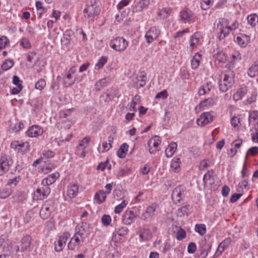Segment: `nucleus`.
<instances>
[{"instance_id":"052dcab7","label":"nucleus","mask_w":258,"mask_h":258,"mask_svg":"<svg viewBox=\"0 0 258 258\" xmlns=\"http://www.w3.org/2000/svg\"><path fill=\"white\" fill-rule=\"evenodd\" d=\"M91 139L89 137H86L82 140L79 144V147H82L83 150H85L90 142Z\"/></svg>"},{"instance_id":"7ed1b4c3","label":"nucleus","mask_w":258,"mask_h":258,"mask_svg":"<svg viewBox=\"0 0 258 258\" xmlns=\"http://www.w3.org/2000/svg\"><path fill=\"white\" fill-rule=\"evenodd\" d=\"M86 6L84 10L85 17L93 19L95 16L100 13L99 3L96 0H87Z\"/></svg>"},{"instance_id":"412c9836","label":"nucleus","mask_w":258,"mask_h":258,"mask_svg":"<svg viewBox=\"0 0 258 258\" xmlns=\"http://www.w3.org/2000/svg\"><path fill=\"white\" fill-rule=\"evenodd\" d=\"M150 2V0H140L134 6H133V12L138 13L142 11L144 9H146L148 7Z\"/></svg>"},{"instance_id":"cd10ccee","label":"nucleus","mask_w":258,"mask_h":258,"mask_svg":"<svg viewBox=\"0 0 258 258\" xmlns=\"http://www.w3.org/2000/svg\"><path fill=\"white\" fill-rule=\"evenodd\" d=\"M139 234L140 241L147 240L150 239L152 234L148 229L140 228L139 231Z\"/></svg>"},{"instance_id":"8fccbe9b","label":"nucleus","mask_w":258,"mask_h":258,"mask_svg":"<svg viewBox=\"0 0 258 258\" xmlns=\"http://www.w3.org/2000/svg\"><path fill=\"white\" fill-rule=\"evenodd\" d=\"M128 201L126 200H123L122 202L117 205L115 208L114 212L115 214H119L122 210L126 206V205L128 204Z\"/></svg>"},{"instance_id":"c756f323","label":"nucleus","mask_w":258,"mask_h":258,"mask_svg":"<svg viewBox=\"0 0 258 258\" xmlns=\"http://www.w3.org/2000/svg\"><path fill=\"white\" fill-rule=\"evenodd\" d=\"M107 194L105 191L100 190L96 192L94 195V200L98 204L103 203L106 200Z\"/></svg>"},{"instance_id":"58836bf2","label":"nucleus","mask_w":258,"mask_h":258,"mask_svg":"<svg viewBox=\"0 0 258 258\" xmlns=\"http://www.w3.org/2000/svg\"><path fill=\"white\" fill-rule=\"evenodd\" d=\"M128 149V145L126 143H123L121 145L117 151V156L121 158L125 157Z\"/></svg>"},{"instance_id":"f704fd0d","label":"nucleus","mask_w":258,"mask_h":258,"mask_svg":"<svg viewBox=\"0 0 258 258\" xmlns=\"http://www.w3.org/2000/svg\"><path fill=\"white\" fill-rule=\"evenodd\" d=\"M177 146V144L175 142L171 143L168 145L165 151V153L167 157H170L174 154L176 150Z\"/></svg>"},{"instance_id":"ea45409f","label":"nucleus","mask_w":258,"mask_h":258,"mask_svg":"<svg viewBox=\"0 0 258 258\" xmlns=\"http://www.w3.org/2000/svg\"><path fill=\"white\" fill-rule=\"evenodd\" d=\"M249 181L247 179H244L239 182L236 190L239 192H242L244 189H248Z\"/></svg>"},{"instance_id":"9b49d317","label":"nucleus","mask_w":258,"mask_h":258,"mask_svg":"<svg viewBox=\"0 0 258 258\" xmlns=\"http://www.w3.org/2000/svg\"><path fill=\"white\" fill-rule=\"evenodd\" d=\"M54 210V207L53 203L50 202H46L42 206L39 213L40 216L42 219H47Z\"/></svg>"},{"instance_id":"13d9d810","label":"nucleus","mask_w":258,"mask_h":258,"mask_svg":"<svg viewBox=\"0 0 258 258\" xmlns=\"http://www.w3.org/2000/svg\"><path fill=\"white\" fill-rule=\"evenodd\" d=\"M9 44V39L5 36L0 37V48H5L8 46Z\"/></svg>"},{"instance_id":"a19ab883","label":"nucleus","mask_w":258,"mask_h":258,"mask_svg":"<svg viewBox=\"0 0 258 258\" xmlns=\"http://www.w3.org/2000/svg\"><path fill=\"white\" fill-rule=\"evenodd\" d=\"M248 23L252 27H255L258 24V16L255 14L249 15L247 18Z\"/></svg>"},{"instance_id":"864d4df0","label":"nucleus","mask_w":258,"mask_h":258,"mask_svg":"<svg viewBox=\"0 0 258 258\" xmlns=\"http://www.w3.org/2000/svg\"><path fill=\"white\" fill-rule=\"evenodd\" d=\"M101 223L104 226H109L111 222V217L109 215H103L101 217Z\"/></svg>"},{"instance_id":"0e129e2a","label":"nucleus","mask_w":258,"mask_h":258,"mask_svg":"<svg viewBox=\"0 0 258 258\" xmlns=\"http://www.w3.org/2000/svg\"><path fill=\"white\" fill-rule=\"evenodd\" d=\"M197 250V245L194 242H190L187 248V251L189 253H194Z\"/></svg>"},{"instance_id":"9d476101","label":"nucleus","mask_w":258,"mask_h":258,"mask_svg":"<svg viewBox=\"0 0 258 258\" xmlns=\"http://www.w3.org/2000/svg\"><path fill=\"white\" fill-rule=\"evenodd\" d=\"M50 192V189L48 186L42 185L38 187L34 192L33 199L35 200H42L47 197Z\"/></svg>"},{"instance_id":"e433bc0d","label":"nucleus","mask_w":258,"mask_h":258,"mask_svg":"<svg viewBox=\"0 0 258 258\" xmlns=\"http://www.w3.org/2000/svg\"><path fill=\"white\" fill-rule=\"evenodd\" d=\"M180 161L179 158L174 157L173 158L170 163V167L172 171L177 172L180 170Z\"/></svg>"},{"instance_id":"72a5a7b5","label":"nucleus","mask_w":258,"mask_h":258,"mask_svg":"<svg viewBox=\"0 0 258 258\" xmlns=\"http://www.w3.org/2000/svg\"><path fill=\"white\" fill-rule=\"evenodd\" d=\"M247 75L252 78L258 75V60L255 61L248 69Z\"/></svg>"},{"instance_id":"09e8293b","label":"nucleus","mask_w":258,"mask_h":258,"mask_svg":"<svg viewBox=\"0 0 258 258\" xmlns=\"http://www.w3.org/2000/svg\"><path fill=\"white\" fill-rule=\"evenodd\" d=\"M108 83V79L106 78L100 79L95 84V89L97 90H100L101 88L106 86Z\"/></svg>"},{"instance_id":"6ab92c4d","label":"nucleus","mask_w":258,"mask_h":258,"mask_svg":"<svg viewBox=\"0 0 258 258\" xmlns=\"http://www.w3.org/2000/svg\"><path fill=\"white\" fill-rule=\"evenodd\" d=\"M231 242V239L230 238H227L223 240L218 246L214 254V256L219 257L220 256L223 252L229 246Z\"/></svg>"},{"instance_id":"393cba45","label":"nucleus","mask_w":258,"mask_h":258,"mask_svg":"<svg viewBox=\"0 0 258 258\" xmlns=\"http://www.w3.org/2000/svg\"><path fill=\"white\" fill-rule=\"evenodd\" d=\"M202 37V34L200 32H196L190 38L189 43L191 47H197L201 44L200 39Z\"/></svg>"},{"instance_id":"a878e982","label":"nucleus","mask_w":258,"mask_h":258,"mask_svg":"<svg viewBox=\"0 0 258 258\" xmlns=\"http://www.w3.org/2000/svg\"><path fill=\"white\" fill-rule=\"evenodd\" d=\"M74 33L71 30H67L63 34V38L61 39V42L64 46H67L71 43L72 37Z\"/></svg>"},{"instance_id":"338daca9","label":"nucleus","mask_w":258,"mask_h":258,"mask_svg":"<svg viewBox=\"0 0 258 258\" xmlns=\"http://www.w3.org/2000/svg\"><path fill=\"white\" fill-rule=\"evenodd\" d=\"M256 97L257 93L254 91L251 93V95L247 98L246 101L248 104H251L256 101Z\"/></svg>"},{"instance_id":"69168bd1","label":"nucleus","mask_w":258,"mask_h":258,"mask_svg":"<svg viewBox=\"0 0 258 258\" xmlns=\"http://www.w3.org/2000/svg\"><path fill=\"white\" fill-rule=\"evenodd\" d=\"M241 177L243 179L249 175V171L248 168L246 167V163H244L243 165V168L241 171Z\"/></svg>"},{"instance_id":"c9c22d12","label":"nucleus","mask_w":258,"mask_h":258,"mask_svg":"<svg viewBox=\"0 0 258 258\" xmlns=\"http://www.w3.org/2000/svg\"><path fill=\"white\" fill-rule=\"evenodd\" d=\"M76 79L70 74H67L63 78V85L64 87H69L75 82Z\"/></svg>"},{"instance_id":"0eeeda50","label":"nucleus","mask_w":258,"mask_h":258,"mask_svg":"<svg viewBox=\"0 0 258 258\" xmlns=\"http://www.w3.org/2000/svg\"><path fill=\"white\" fill-rule=\"evenodd\" d=\"M216 98L210 97L201 101L199 104L195 107L196 113H198L202 110L209 109L213 107L216 103Z\"/></svg>"},{"instance_id":"de8ad7c7","label":"nucleus","mask_w":258,"mask_h":258,"mask_svg":"<svg viewBox=\"0 0 258 258\" xmlns=\"http://www.w3.org/2000/svg\"><path fill=\"white\" fill-rule=\"evenodd\" d=\"M190 206L186 205L182 206L177 210V215L179 217H183L187 215L189 211Z\"/></svg>"},{"instance_id":"39448f33","label":"nucleus","mask_w":258,"mask_h":258,"mask_svg":"<svg viewBox=\"0 0 258 258\" xmlns=\"http://www.w3.org/2000/svg\"><path fill=\"white\" fill-rule=\"evenodd\" d=\"M234 83V77L232 73L228 72L224 75L223 79L219 82V88L222 92H225L230 88Z\"/></svg>"},{"instance_id":"c85d7f7f","label":"nucleus","mask_w":258,"mask_h":258,"mask_svg":"<svg viewBox=\"0 0 258 258\" xmlns=\"http://www.w3.org/2000/svg\"><path fill=\"white\" fill-rule=\"evenodd\" d=\"M117 93V90L116 88H110L108 89L105 93V95L103 96L105 102H109L111 101L116 97Z\"/></svg>"},{"instance_id":"f8f14e48","label":"nucleus","mask_w":258,"mask_h":258,"mask_svg":"<svg viewBox=\"0 0 258 258\" xmlns=\"http://www.w3.org/2000/svg\"><path fill=\"white\" fill-rule=\"evenodd\" d=\"M213 120V116L210 112L203 113L197 119V123L199 126H203L211 122Z\"/></svg>"},{"instance_id":"c03bdc74","label":"nucleus","mask_w":258,"mask_h":258,"mask_svg":"<svg viewBox=\"0 0 258 258\" xmlns=\"http://www.w3.org/2000/svg\"><path fill=\"white\" fill-rule=\"evenodd\" d=\"M195 231L199 235L203 236L207 231L206 225L204 224H197L195 227Z\"/></svg>"},{"instance_id":"4d7b16f0","label":"nucleus","mask_w":258,"mask_h":258,"mask_svg":"<svg viewBox=\"0 0 258 258\" xmlns=\"http://www.w3.org/2000/svg\"><path fill=\"white\" fill-rule=\"evenodd\" d=\"M186 237L185 231L181 228L177 231L176 233V238L178 240H182Z\"/></svg>"},{"instance_id":"3c124183","label":"nucleus","mask_w":258,"mask_h":258,"mask_svg":"<svg viewBox=\"0 0 258 258\" xmlns=\"http://www.w3.org/2000/svg\"><path fill=\"white\" fill-rule=\"evenodd\" d=\"M12 193L11 189L9 187L3 188L0 192V198L1 199H6L11 195Z\"/></svg>"},{"instance_id":"5fc2aeb1","label":"nucleus","mask_w":258,"mask_h":258,"mask_svg":"<svg viewBox=\"0 0 258 258\" xmlns=\"http://www.w3.org/2000/svg\"><path fill=\"white\" fill-rule=\"evenodd\" d=\"M46 84V82L44 79H40L35 83V87L36 89L41 91L45 88Z\"/></svg>"},{"instance_id":"79ce46f5","label":"nucleus","mask_w":258,"mask_h":258,"mask_svg":"<svg viewBox=\"0 0 258 258\" xmlns=\"http://www.w3.org/2000/svg\"><path fill=\"white\" fill-rule=\"evenodd\" d=\"M108 58L106 56H101L97 61L96 63L94 69L96 70H99L101 68H102L105 64L107 62Z\"/></svg>"},{"instance_id":"1a4fd4ad","label":"nucleus","mask_w":258,"mask_h":258,"mask_svg":"<svg viewBox=\"0 0 258 258\" xmlns=\"http://www.w3.org/2000/svg\"><path fill=\"white\" fill-rule=\"evenodd\" d=\"M70 236V234L68 232H64L60 235L57 240L54 243V249L56 251L59 252L62 250Z\"/></svg>"},{"instance_id":"2f4dec72","label":"nucleus","mask_w":258,"mask_h":258,"mask_svg":"<svg viewBox=\"0 0 258 258\" xmlns=\"http://www.w3.org/2000/svg\"><path fill=\"white\" fill-rule=\"evenodd\" d=\"M213 86L211 82H207L206 84L203 85L199 90V95H204L206 94L209 93Z\"/></svg>"},{"instance_id":"4468645a","label":"nucleus","mask_w":258,"mask_h":258,"mask_svg":"<svg viewBox=\"0 0 258 258\" xmlns=\"http://www.w3.org/2000/svg\"><path fill=\"white\" fill-rule=\"evenodd\" d=\"M146 80L147 76L145 72L144 71L140 72L135 80H133V87L137 89L143 87L146 84Z\"/></svg>"},{"instance_id":"37998d69","label":"nucleus","mask_w":258,"mask_h":258,"mask_svg":"<svg viewBox=\"0 0 258 258\" xmlns=\"http://www.w3.org/2000/svg\"><path fill=\"white\" fill-rule=\"evenodd\" d=\"M201 54L197 53L191 60V66L192 69H196L200 65Z\"/></svg>"},{"instance_id":"6e6552de","label":"nucleus","mask_w":258,"mask_h":258,"mask_svg":"<svg viewBox=\"0 0 258 258\" xmlns=\"http://www.w3.org/2000/svg\"><path fill=\"white\" fill-rule=\"evenodd\" d=\"M11 147L22 153H26L30 150V145L27 142L14 141L11 143Z\"/></svg>"},{"instance_id":"ddd939ff","label":"nucleus","mask_w":258,"mask_h":258,"mask_svg":"<svg viewBox=\"0 0 258 258\" xmlns=\"http://www.w3.org/2000/svg\"><path fill=\"white\" fill-rule=\"evenodd\" d=\"M161 141L159 136H155L148 141V146L149 152L151 153H154L160 149V146Z\"/></svg>"},{"instance_id":"f03ea898","label":"nucleus","mask_w":258,"mask_h":258,"mask_svg":"<svg viewBox=\"0 0 258 258\" xmlns=\"http://www.w3.org/2000/svg\"><path fill=\"white\" fill-rule=\"evenodd\" d=\"M227 20L225 19H219L217 23V26L215 28L217 33L219 34L218 36L219 39H223L226 37L232 31L238 28V23L235 21L232 25L228 26Z\"/></svg>"},{"instance_id":"aec40b11","label":"nucleus","mask_w":258,"mask_h":258,"mask_svg":"<svg viewBox=\"0 0 258 258\" xmlns=\"http://www.w3.org/2000/svg\"><path fill=\"white\" fill-rule=\"evenodd\" d=\"M247 87L246 86L238 88L233 94V100L236 102L241 100L247 94Z\"/></svg>"},{"instance_id":"5701e85b","label":"nucleus","mask_w":258,"mask_h":258,"mask_svg":"<svg viewBox=\"0 0 258 258\" xmlns=\"http://www.w3.org/2000/svg\"><path fill=\"white\" fill-rule=\"evenodd\" d=\"M31 241V237L30 235H25L23 236L21 241L20 249L19 246L17 247V251H24L30 247Z\"/></svg>"},{"instance_id":"680f3d73","label":"nucleus","mask_w":258,"mask_h":258,"mask_svg":"<svg viewBox=\"0 0 258 258\" xmlns=\"http://www.w3.org/2000/svg\"><path fill=\"white\" fill-rule=\"evenodd\" d=\"M257 154H258V147H252L248 150L246 153V156H255Z\"/></svg>"},{"instance_id":"f257e3e1","label":"nucleus","mask_w":258,"mask_h":258,"mask_svg":"<svg viewBox=\"0 0 258 258\" xmlns=\"http://www.w3.org/2000/svg\"><path fill=\"white\" fill-rule=\"evenodd\" d=\"M90 231L89 224L82 222L78 224L75 228V232L68 243V247L70 250L79 247L89 236Z\"/></svg>"},{"instance_id":"b1692460","label":"nucleus","mask_w":258,"mask_h":258,"mask_svg":"<svg viewBox=\"0 0 258 258\" xmlns=\"http://www.w3.org/2000/svg\"><path fill=\"white\" fill-rule=\"evenodd\" d=\"M59 176L58 172H56L49 175L46 178H44L41 181V185L43 186H48V185H50L55 182L56 179Z\"/></svg>"},{"instance_id":"bb28decb","label":"nucleus","mask_w":258,"mask_h":258,"mask_svg":"<svg viewBox=\"0 0 258 258\" xmlns=\"http://www.w3.org/2000/svg\"><path fill=\"white\" fill-rule=\"evenodd\" d=\"M79 185L77 184H70L68 186L67 195L70 198L76 197L78 193Z\"/></svg>"},{"instance_id":"dca6fc26","label":"nucleus","mask_w":258,"mask_h":258,"mask_svg":"<svg viewBox=\"0 0 258 258\" xmlns=\"http://www.w3.org/2000/svg\"><path fill=\"white\" fill-rule=\"evenodd\" d=\"M128 45L127 41L122 37H117L110 42L112 48H126Z\"/></svg>"},{"instance_id":"4be33fe9","label":"nucleus","mask_w":258,"mask_h":258,"mask_svg":"<svg viewBox=\"0 0 258 258\" xmlns=\"http://www.w3.org/2000/svg\"><path fill=\"white\" fill-rule=\"evenodd\" d=\"M160 34V31L157 30L156 28H151L149 30L146 35L145 39L148 43H150L153 40L156 39Z\"/></svg>"},{"instance_id":"20e7f679","label":"nucleus","mask_w":258,"mask_h":258,"mask_svg":"<svg viewBox=\"0 0 258 258\" xmlns=\"http://www.w3.org/2000/svg\"><path fill=\"white\" fill-rule=\"evenodd\" d=\"M185 195V187L183 185L176 187L172 191L171 198L175 204L180 205L183 201Z\"/></svg>"},{"instance_id":"603ef678","label":"nucleus","mask_w":258,"mask_h":258,"mask_svg":"<svg viewBox=\"0 0 258 258\" xmlns=\"http://www.w3.org/2000/svg\"><path fill=\"white\" fill-rule=\"evenodd\" d=\"M14 62L13 60L11 59H7L3 63L2 66V69L4 71H8L13 66Z\"/></svg>"},{"instance_id":"e2e57ef3","label":"nucleus","mask_w":258,"mask_h":258,"mask_svg":"<svg viewBox=\"0 0 258 258\" xmlns=\"http://www.w3.org/2000/svg\"><path fill=\"white\" fill-rule=\"evenodd\" d=\"M130 173V169L127 168L125 169H120L117 173V176L118 177H123L124 176L128 175Z\"/></svg>"},{"instance_id":"bf43d9fd","label":"nucleus","mask_w":258,"mask_h":258,"mask_svg":"<svg viewBox=\"0 0 258 258\" xmlns=\"http://www.w3.org/2000/svg\"><path fill=\"white\" fill-rule=\"evenodd\" d=\"M210 166V161L208 160L204 159L202 160L199 164V170H204Z\"/></svg>"},{"instance_id":"4c0bfd02","label":"nucleus","mask_w":258,"mask_h":258,"mask_svg":"<svg viewBox=\"0 0 258 258\" xmlns=\"http://www.w3.org/2000/svg\"><path fill=\"white\" fill-rule=\"evenodd\" d=\"M141 101V96L138 95H135L131 103V106L129 110L131 111L136 112L138 108L136 107V105L139 104Z\"/></svg>"},{"instance_id":"a18cd8bd","label":"nucleus","mask_w":258,"mask_h":258,"mask_svg":"<svg viewBox=\"0 0 258 258\" xmlns=\"http://www.w3.org/2000/svg\"><path fill=\"white\" fill-rule=\"evenodd\" d=\"M248 120L249 123L258 122V111L253 110L249 113Z\"/></svg>"},{"instance_id":"f3484780","label":"nucleus","mask_w":258,"mask_h":258,"mask_svg":"<svg viewBox=\"0 0 258 258\" xmlns=\"http://www.w3.org/2000/svg\"><path fill=\"white\" fill-rule=\"evenodd\" d=\"M138 215L132 210H126L123 214L122 220L125 225H131L138 217Z\"/></svg>"},{"instance_id":"774afa93","label":"nucleus","mask_w":258,"mask_h":258,"mask_svg":"<svg viewBox=\"0 0 258 258\" xmlns=\"http://www.w3.org/2000/svg\"><path fill=\"white\" fill-rule=\"evenodd\" d=\"M231 123L234 127L238 126L240 123L239 118L235 116H233L231 119Z\"/></svg>"},{"instance_id":"49530a36","label":"nucleus","mask_w":258,"mask_h":258,"mask_svg":"<svg viewBox=\"0 0 258 258\" xmlns=\"http://www.w3.org/2000/svg\"><path fill=\"white\" fill-rule=\"evenodd\" d=\"M214 173V172L213 170H209L204 175L203 181L204 186L208 183V181L211 180L213 176Z\"/></svg>"},{"instance_id":"6e6d98bb","label":"nucleus","mask_w":258,"mask_h":258,"mask_svg":"<svg viewBox=\"0 0 258 258\" xmlns=\"http://www.w3.org/2000/svg\"><path fill=\"white\" fill-rule=\"evenodd\" d=\"M213 3V0H202L201 3V8L206 10L212 6Z\"/></svg>"},{"instance_id":"423d86ee","label":"nucleus","mask_w":258,"mask_h":258,"mask_svg":"<svg viewBox=\"0 0 258 258\" xmlns=\"http://www.w3.org/2000/svg\"><path fill=\"white\" fill-rule=\"evenodd\" d=\"M12 158L8 155H2L0 157V175L7 172L13 164Z\"/></svg>"},{"instance_id":"473e14b6","label":"nucleus","mask_w":258,"mask_h":258,"mask_svg":"<svg viewBox=\"0 0 258 258\" xmlns=\"http://www.w3.org/2000/svg\"><path fill=\"white\" fill-rule=\"evenodd\" d=\"M180 16L181 21H189L192 19L193 14L191 11L186 9L181 11Z\"/></svg>"},{"instance_id":"2eb2a0df","label":"nucleus","mask_w":258,"mask_h":258,"mask_svg":"<svg viewBox=\"0 0 258 258\" xmlns=\"http://www.w3.org/2000/svg\"><path fill=\"white\" fill-rule=\"evenodd\" d=\"M43 133V129L38 125H34L29 127L26 132L27 136L30 138H36L41 136Z\"/></svg>"},{"instance_id":"7c9ffc66","label":"nucleus","mask_w":258,"mask_h":258,"mask_svg":"<svg viewBox=\"0 0 258 258\" xmlns=\"http://www.w3.org/2000/svg\"><path fill=\"white\" fill-rule=\"evenodd\" d=\"M236 41L240 47H245L249 43L250 37L246 35H241L237 37Z\"/></svg>"},{"instance_id":"a211bd4d","label":"nucleus","mask_w":258,"mask_h":258,"mask_svg":"<svg viewBox=\"0 0 258 258\" xmlns=\"http://www.w3.org/2000/svg\"><path fill=\"white\" fill-rule=\"evenodd\" d=\"M229 60L227 66L229 68H233L237 62L241 59L240 53L237 50H234L230 54Z\"/></svg>"}]
</instances>
